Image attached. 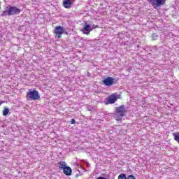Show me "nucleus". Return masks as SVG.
Listing matches in <instances>:
<instances>
[{
	"label": "nucleus",
	"mask_w": 179,
	"mask_h": 179,
	"mask_svg": "<svg viewBox=\"0 0 179 179\" xmlns=\"http://www.w3.org/2000/svg\"><path fill=\"white\" fill-rule=\"evenodd\" d=\"M97 27H99V26L94 24H85L81 29V31L83 34L89 36V34H90V31H93L94 29H97Z\"/></svg>",
	"instance_id": "obj_5"
},
{
	"label": "nucleus",
	"mask_w": 179,
	"mask_h": 179,
	"mask_svg": "<svg viewBox=\"0 0 179 179\" xmlns=\"http://www.w3.org/2000/svg\"><path fill=\"white\" fill-rule=\"evenodd\" d=\"M54 34H55L56 38H61L62 34L68 35L69 32L64 27L58 26L55 27Z\"/></svg>",
	"instance_id": "obj_4"
},
{
	"label": "nucleus",
	"mask_w": 179,
	"mask_h": 179,
	"mask_svg": "<svg viewBox=\"0 0 179 179\" xmlns=\"http://www.w3.org/2000/svg\"><path fill=\"white\" fill-rule=\"evenodd\" d=\"M96 179H107V178H106L103 176H100V177L97 178Z\"/></svg>",
	"instance_id": "obj_16"
},
{
	"label": "nucleus",
	"mask_w": 179,
	"mask_h": 179,
	"mask_svg": "<svg viewBox=\"0 0 179 179\" xmlns=\"http://www.w3.org/2000/svg\"><path fill=\"white\" fill-rule=\"evenodd\" d=\"M148 2L154 9H157V8L163 6V5H166V0H148Z\"/></svg>",
	"instance_id": "obj_6"
},
{
	"label": "nucleus",
	"mask_w": 179,
	"mask_h": 179,
	"mask_svg": "<svg viewBox=\"0 0 179 179\" xmlns=\"http://www.w3.org/2000/svg\"><path fill=\"white\" fill-rule=\"evenodd\" d=\"M152 37H155V34L152 35Z\"/></svg>",
	"instance_id": "obj_17"
},
{
	"label": "nucleus",
	"mask_w": 179,
	"mask_h": 179,
	"mask_svg": "<svg viewBox=\"0 0 179 179\" xmlns=\"http://www.w3.org/2000/svg\"><path fill=\"white\" fill-rule=\"evenodd\" d=\"M125 114H127V108H125V106H120L116 108L114 117L116 121H121L123 117L125 116Z\"/></svg>",
	"instance_id": "obj_1"
},
{
	"label": "nucleus",
	"mask_w": 179,
	"mask_h": 179,
	"mask_svg": "<svg viewBox=\"0 0 179 179\" xmlns=\"http://www.w3.org/2000/svg\"><path fill=\"white\" fill-rule=\"evenodd\" d=\"M105 86H111L114 83V78L113 77H108L103 80Z\"/></svg>",
	"instance_id": "obj_7"
},
{
	"label": "nucleus",
	"mask_w": 179,
	"mask_h": 179,
	"mask_svg": "<svg viewBox=\"0 0 179 179\" xmlns=\"http://www.w3.org/2000/svg\"><path fill=\"white\" fill-rule=\"evenodd\" d=\"M174 140L179 144V132L173 134Z\"/></svg>",
	"instance_id": "obj_13"
},
{
	"label": "nucleus",
	"mask_w": 179,
	"mask_h": 179,
	"mask_svg": "<svg viewBox=\"0 0 179 179\" xmlns=\"http://www.w3.org/2000/svg\"><path fill=\"white\" fill-rule=\"evenodd\" d=\"M57 166H58L59 169H60L61 170H64L66 167V162H65L64 161H61L57 163Z\"/></svg>",
	"instance_id": "obj_11"
},
{
	"label": "nucleus",
	"mask_w": 179,
	"mask_h": 179,
	"mask_svg": "<svg viewBox=\"0 0 179 179\" xmlns=\"http://www.w3.org/2000/svg\"><path fill=\"white\" fill-rule=\"evenodd\" d=\"M118 179H127V176H125V174L122 173L118 176Z\"/></svg>",
	"instance_id": "obj_14"
},
{
	"label": "nucleus",
	"mask_w": 179,
	"mask_h": 179,
	"mask_svg": "<svg viewBox=\"0 0 179 179\" xmlns=\"http://www.w3.org/2000/svg\"><path fill=\"white\" fill-rule=\"evenodd\" d=\"M76 121H75V119H72L71 120V124H75Z\"/></svg>",
	"instance_id": "obj_15"
},
{
	"label": "nucleus",
	"mask_w": 179,
	"mask_h": 179,
	"mask_svg": "<svg viewBox=\"0 0 179 179\" xmlns=\"http://www.w3.org/2000/svg\"><path fill=\"white\" fill-rule=\"evenodd\" d=\"M8 114H9V108H4V110H3V115L4 117H6V115H8Z\"/></svg>",
	"instance_id": "obj_12"
},
{
	"label": "nucleus",
	"mask_w": 179,
	"mask_h": 179,
	"mask_svg": "<svg viewBox=\"0 0 179 179\" xmlns=\"http://www.w3.org/2000/svg\"><path fill=\"white\" fill-rule=\"evenodd\" d=\"M27 100H40V94L36 90H29V92H27Z\"/></svg>",
	"instance_id": "obj_3"
},
{
	"label": "nucleus",
	"mask_w": 179,
	"mask_h": 179,
	"mask_svg": "<svg viewBox=\"0 0 179 179\" xmlns=\"http://www.w3.org/2000/svg\"><path fill=\"white\" fill-rule=\"evenodd\" d=\"M117 100H118V98L117 97L116 94H112L108 99V101L110 103V104H114Z\"/></svg>",
	"instance_id": "obj_8"
},
{
	"label": "nucleus",
	"mask_w": 179,
	"mask_h": 179,
	"mask_svg": "<svg viewBox=\"0 0 179 179\" xmlns=\"http://www.w3.org/2000/svg\"><path fill=\"white\" fill-rule=\"evenodd\" d=\"M0 9H1V3H0Z\"/></svg>",
	"instance_id": "obj_18"
},
{
	"label": "nucleus",
	"mask_w": 179,
	"mask_h": 179,
	"mask_svg": "<svg viewBox=\"0 0 179 179\" xmlns=\"http://www.w3.org/2000/svg\"><path fill=\"white\" fill-rule=\"evenodd\" d=\"M63 172H64V174H65L66 176H71V174H72V169H71V167H69V166H66L63 170Z\"/></svg>",
	"instance_id": "obj_10"
},
{
	"label": "nucleus",
	"mask_w": 179,
	"mask_h": 179,
	"mask_svg": "<svg viewBox=\"0 0 179 179\" xmlns=\"http://www.w3.org/2000/svg\"><path fill=\"white\" fill-rule=\"evenodd\" d=\"M22 10L16 6H7L6 10L2 13V16H10L13 15H19Z\"/></svg>",
	"instance_id": "obj_2"
},
{
	"label": "nucleus",
	"mask_w": 179,
	"mask_h": 179,
	"mask_svg": "<svg viewBox=\"0 0 179 179\" xmlns=\"http://www.w3.org/2000/svg\"><path fill=\"white\" fill-rule=\"evenodd\" d=\"M63 6L66 9H69L71 6H72V1H71V0H64Z\"/></svg>",
	"instance_id": "obj_9"
}]
</instances>
